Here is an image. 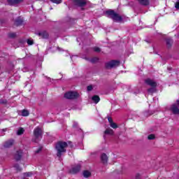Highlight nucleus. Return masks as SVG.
Returning a JSON list of instances; mask_svg holds the SVG:
<instances>
[{"mask_svg":"<svg viewBox=\"0 0 179 179\" xmlns=\"http://www.w3.org/2000/svg\"><path fill=\"white\" fill-rule=\"evenodd\" d=\"M105 14L106 15L107 17L112 19V20L116 23H124L125 22V17L115 13L114 10H108L106 11Z\"/></svg>","mask_w":179,"mask_h":179,"instance_id":"nucleus-1","label":"nucleus"},{"mask_svg":"<svg viewBox=\"0 0 179 179\" xmlns=\"http://www.w3.org/2000/svg\"><path fill=\"white\" fill-rule=\"evenodd\" d=\"M66 148H68V143L65 141H58L55 144V149L57 150V156L59 159L62 157L64 153H66Z\"/></svg>","mask_w":179,"mask_h":179,"instance_id":"nucleus-2","label":"nucleus"},{"mask_svg":"<svg viewBox=\"0 0 179 179\" xmlns=\"http://www.w3.org/2000/svg\"><path fill=\"white\" fill-rule=\"evenodd\" d=\"M43 134H44V131H43V129L40 128L39 127H36L34 129V142H38V141H41L43 139Z\"/></svg>","mask_w":179,"mask_h":179,"instance_id":"nucleus-3","label":"nucleus"},{"mask_svg":"<svg viewBox=\"0 0 179 179\" xmlns=\"http://www.w3.org/2000/svg\"><path fill=\"white\" fill-rule=\"evenodd\" d=\"M120 64L121 62L119 60H110V62L105 63V68L106 69H113L120 66Z\"/></svg>","mask_w":179,"mask_h":179,"instance_id":"nucleus-4","label":"nucleus"},{"mask_svg":"<svg viewBox=\"0 0 179 179\" xmlns=\"http://www.w3.org/2000/svg\"><path fill=\"white\" fill-rule=\"evenodd\" d=\"M64 97L68 100H75L76 99H78L79 93L73 91H69L64 94Z\"/></svg>","mask_w":179,"mask_h":179,"instance_id":"nucleus-5","label":"nucleus"},{"mask_svg":"<svg viewBox=\"0 0 179 179\" xmlns=\"http://www.w3.org/2000/svg\"><path fill=\"white\" fill-rule=\"evenodd\" d=\"M179 100H176V102L175 103H173L171 106L170 110L174 114V115H179Z\"/></svg>","mask_w":179,"mask_h":179,"instance_id":"nucleus-6","label":"nucleus"},{"mask_svg":"<svg viewBox=\"0 0 179 179\" xmlns=\"http://www.w3.org/2000/svg\"><path fill=\"white\" fill-rule=\"evenodd\" d=\"M73 3L76 6L83 8L87 5V0H73Z\"/></svg>","mask_w":179,"mask_h":179,"instance_id":"nucleus-7","label":"nucleus"},{"mask_svg":"<svg viewBox=\"0 0 179 179\" xmlns=\"http://www.w3.org/2000/svg\"><path fill=\"white\" fill-rule=\"evenodd\" d=\"M13 156L15 162H20L22 160V157H23V150H17L15 153L13 155Z\"/></svg>","mask_w":179,"mask_h":179,"instance_id":"nucleus-8","label":"nucleus"},{"mask_svg":"<svg viewBox=\"0 0 179 179\" xmlns=\"http://www.w3.org/2000/svg\"><path fill=\"white\" fill-rule=\"evenodd\" d=\"M13 145H15V140H13V138H11L4 142V143L3 144V147L5 149H9V148H12Z\"/></svg>","mask_w":179,"mask_h":179,"instance_id":"nucleus-9","label":"nucleus"},{"mask_svg":"<svg viewBox=\"0 0 179 179\" xmlns=\"http://www.w3.org/2000/svg\"><path fill=\"white\" fill-rule=\"evenodd\" d=\"M24 0H7V3L10 6H17L20 3H22Z\"/></svg>","mask_w":179,"mask_h":179,"instance_id":"nucleus-10","label":"nucleus"},{"mask_svg":"<svg viewBox=\"0 0 179 179\" xmlns=\"http://www.w3.org/2000/svg\"><path fill=\"white\" fill-rule=\"evenodd\" d=\"M145 83L148 85V86H150L151 87H157V83L156 81L150 79V78H147L145 80Z\"/></svg>","mask_w":179,"mask_h":179,"instance_id":"nucleus-11","label":"nucleus"},{"mask_svg":"<svg viewBox=\"0 0 179 179\" xmlns=\"http://www.w3.org/2000/svg\"><path fill=\"white\" fill-rule=\"evenodd\" d=\"M100 159H101V163H102V164H107V163H108V157L106 153H102L101 155Z\"/></svg>","mask_w":179,"mask_h":179,"instance_id":"nucleus-12","label":"nucleus"},{"mask_svg":"<svg viewBox=\"0 0 179 179\" xmlns=\"http://www.w3.org/2000/svg\"><path fill=\"white\" fill-rule=\"evenodd\" d=\"M24 23V20L22 17H18L17 19L15 20L14 24L18 27V26H22Z\"/></svg>","mask_w":179,"mask_h":179,"instance_id":"nucleus-13","label":"nucleus"},{"mask_svg":"<svg viewBox=\"0 0 179 179\" xmlns=\"http://www.w3.org/2000/svg\"><path fill=\"white\" fill-rule=\"evenodd\" d=\"M80 169H82V166H80V164H78L71 169V173H72V174H77V173H79V171H80Z\"/></svg>","mask_w":179,"mask_h":179,"instance_id":"nucleus-14","label":"nucleus"},{"mask_svg":"<svg viewBox=\"0 0 179 179\" xmlns=\"http://www.w3.org/2000/svg\"><path fill=\"white\" fill-rule=\"evenodd\" d=\"M39 37H41L42 38H48V33L45 31L39 32L37 34Z\"/></svg>","mask_w":179,"mask_h":179,"instance_id":"nucleus-15","label":"nucleus"},{"mask_svg":"<svg viewBox=\"0 0 179 179\" xmlns=\"http://www.w3.org/2000/svg\"><path fill=\"white\" fill-rule=\"evenodd\" d=\"M140 5L143 6H148L150 3L149 0H137Z\"/></svg>","mask_w":179,"mask_h":179,"instance_id":"nucleus-16","label":"nucleus"},{"mask_svg":"<svg viewBox=\"0 0 179 179\" xmlns=\"http://www.w3.org/2000/svg\"><path fill=\"white\" fill-rule=\"evenodd\" d=\"M166 47L167 48H171V45H173V39L166 38Z\"/></svg>","mask_w":179,"mask_h":179,"instance_id":"nucleus-17","label":"nucleus"},{"mask_svg":"<svg viewBox=\"0 0 179 179\" xmlns=\"http://www.w3.org/2000/svg\"><path fill=\"white\" fill-rule=\"evenodd\" d=\"M92 101H94V103L95 104H97V103H99V101H100V96H99L98 95H94L92 97Z\"/></svg>","mask_w":179,"mask_h":179,"instance_id":"nucleus-18","label":"nucleus"},{"mask_svg":"<svg viewBox=\"0 0 179 179\" xmlns=\"http://www.w3.org/2000/svg\"><path fill=\"white\" fill-rule=\"evenodd\" d=\"M83 176L85 178H89V177H92V173L89 171H84L83 172Z\"/></svg>","mask_w":179,"mask_h":179,"instance_id":"nucleus-19","label":"nucleus"},{"mask_svg":"<svg viewBox=\"0 0 179 179\" xmlns=\"http://www.w3.org/2000/svg\"><path fill=\"white\" fill-rule=\"evenodd\" d=\"M104 134L105 135H114V131L112 129H106Z\"/></svg>","mask_w":179,"mask_h":179,"instance_id":"nucleus-20","label":"nucleus"},{"mask_svg":"<svg viewBox=\"0 0 179 179\" xmlns=\"http://www.w3.org/2000/svg\"><path fill=\"white\" fill-rule=\"evenodd\" d=\"M157 87H151L150 88H149L148 90V93H156V92L157 91V90L156 89Z\"/></svg>","mask_w":179,"mask_h":179,"instance_id":"nucleus-21","label":"nucleus"},{"mask_svg":"<svg viewBox=\"0 0 179 179\" xmlns=\"http://www.w3.org/2000/svg\"><path fill=\"white\" fill-rule=\"evenodd\" d=\"M30 114V113L29 112V110L24 109L22 111V117H27L29 116V115Z\"/></svg>","mask_w":179,"mask_h":179,"instance_id":"nucleus-22","label":"nucleus"},{"mask_svg":"<svg viewBox=\"0 0 179 179\" xmlns=\"http://www.w3.org/2000/svg\"><path fill=\"white\" fill-rule=\"evenodd\" d=\"M23 134H24V129H23V127H20L17 131V135L20 136V135H23Z\"/></svg>","mask_w":179,"mask_h":179,"instance_id":"nucleus-23","label":"nucleus"},{"mask_svg":"<svg viewBox=\"0 0 179 179\" xmlns=\"http://www.w3.org/2000/svg\"><path fill=\"white\" fill-rule=\"evenodd\" d=\"M90 62H91L92 64H96V62H99V58L98 57H94V58L90 59Z\"/></svg>","mask_w":179,"mask_h":179,"instance_id":"nucleus-24","label":"nucleus"},{"mask_svg":"<svg viewBox=\"0 0 179 179\" xmlns=\"http://www.w3.org/2000/svg\"><path fill=\"white\" fill-rule=\"evenodd\" d=\"M110 125L111 128H113V129H117V128H118V125H117V123H114V122L110 123Z\"/></svg>","mask_w":179,"mask_h":179,"instance_id":"nucleus-25","label":"nucleus"},{"mask_svg":"<svg viewBox=\"0 0 179 179\" xmlns=\"http://www.w3.org/2000/svg\"><path fill=\"white\" fill-rule=\"evenodd\" d=\"M155 138H156V136H155V134H150L148 136V139L149 141H153V139H155Z\"/></svg>","mask_w":179,"mask_h":179,"instance_id":"nucleus-26","label":"nucleus"},{"mask_svg":"<svg viewBox=\"0 0 179 179\" xmlns=\"http://www.w3.org/2000/svg\"><path fill=\"white\" fill-rule=\"evenodd\" d=\"M15 169H16L17 171H22V168L19 166V164H15L14 165Z\"/></svg>","mask_w":179,"mask_h":179,"instance_id":"nucleus-27","label":"nucleus"},{"mask_svg":"<svg viewBox=\"0 0 179 179\" xmlns=\"http://www.w3.org/2000/svg\"><path fill=\"white\" fill-rule=\"evenodd\" d=\"M9 38H16V33H10L8 34Z\"/></svg>","mask_w":179,"mask_h":179,"instance_id":"nucleus-28","label":"nucleus"},{"mask_svg":"<svg viewBox=\"0 0 179 179\" xmlns=\"http://www.w3.org/2000/svg\"><path fill=\"white\" fill-rule=\"evenodd\" d=\"M27 43L28 45H33L34 44V41H33L31 39H27Z\"/></svg>","mask_w":179,"mask_h":179,"instance_id":"nucleus-29","label":"nucleus"},{"mask_svg":"<svg viewBox=\"0 0 179 179\" xmlns=\"http://www.w3.org/2000/svg\"><path fill=\"white\" fill-rule=\"evenodd\" d=\"M50 1L58 5L62 2V0H50Z\"/></svg>","mask_w":179,"mask_h":179,"instance_id":"nucleus-30","label":"nucleus"},{"mask_svg":"<svg viewBox=\"0 0 179 179\" xmlns=\"http://www.w3.org/2000/svg\"><path fill=\"white\" fill-rule=\"evenodd\" d=\"M41 150H43V146L41 145V146L35 151L36 155L40 153V152H41Z\"/></svg>","mask_w":179,"mask_h":179,"instance_id":"nucleus-31","label":"nucleus"},{"mask_svg":"<svg viewBox=\"0 0 179 179\" xmlns=\"http://www.w3.org/2000/svg\"><path fill=\"white\" fill-rule=\"evenodd\" d=\"M24 177H31V176H33V173L31 172H27L24 173Z\"/></svg>","mask_w":179,"mask_h":179,"instance_id":"nucleus-32","label":"nucleus"},{"mask_svg":"<svg viewBox=\"0 0 179 179\" xmlns=\"http://www.w3.org/2000/svg\"><path fill=\"white\" fill-rule=\"evenodd\" d=\"M0 104H8V100L6 99H0Z\"/></svg>","mask_w":179,"mask_h":179,"instance_id":"nucleus-33","label":"nucleus"},{"mask_svg":"<svg viewBox=\"0 0 179 179\" xmlns=\"http://www.w3.org/2000/svg\"><path fill=\"white\" fill-rule=\"evenodd\" d=\"M73 19L71 18V17H66V22H69L70 23H72L73 22Z\"/></svg>","mask_w":179,"mask_h":179,"instance_id":"nucleus-34","label":"nucleus"},{"mask_svg":"<svg viewBox=\"0 0 179 179\" xmlns=\"http://www.w3.org/2000/svg\"><path fill=\"white\" fill-rule=\"evenodd\" d=\"M94 51H95V52H100V51H101V50L99 47H95V48H94Z\"/></svg>","mask_w":179,"mask_h":179,"instance_id":"nucleus-35","label":"nucleus"},{"mask_svg":"<svg viewBox=\"0 0 179 179\" xmlns=\"http://www.w3.org/2000/svg\"><path fill=\"white\" fill-rule=\"evenodd\" d=\"M87 92H92V90H93V86H92V85L87 86Z\"/></svg>","mask_w":179,"mask_h":179,"instance_id":"nucleus-36","label":"nucleus"},{"mask_svg":"<svg viewBox=\"0 0 179 179\" xmlns=\"http://www.w3.org/2000/svg\"><path fill=\"white\" fill-rule=\"evenodd\" d=\"M175 8H176V9H179V1H176V3H175Z\"/></svg>","mask_w":179,"mask_h":179,"instance_id":"nucleus-37","label":"nucleus"},{"mask_svg":"<svg viewBox=\"0 0 179 179\" xmlns=\"http://www.w3.org/2000/svg\"><path fill=\"white\" fill-rule=\"evenodd\" d=\"M108 121L110 123V124H112L113 122H114L113 121V118H111V117H108Z\"/></svg>","mask_w":179,"mask_h":179,"instance_id":"nucleus-38","label":"nucleus"},{"mask_svg":"<svg viewBox=\"0 0 179 179\" xmlns=\"http://www.w3.org/2000/svg\"><path fill=\"white\" fill-rule=\"evenodd\" d=\"M67 145H69L70 148H73V144H72V141H68Z\"/></svg>","mask_w":179,"mask_h":179,"instance_id":"nucleus-39","label":"nucleus"},{"mask_svg":"<svg viewBox=\"0 0 179 179\" xmlns=\"http://www.w3.org/2000/svg\"><path fill=\"white\" fill-rule=\"evenodd\" d=\"M73 128H77V129H78V122H74V123L73 124Z\"/></svg>","mask_w":179,"mask_h":179,"instance_id":"nucleus-40","label":"nucleus"},{"mask_svg":"<svg viewBox=\"0 0 179 179\" xmlns=\"http://www.w3.org/2000/svg\"><path fill=\"white\" fill-rule=\"evenodd\" d=\"M22 71H23V72H27V71H29V68H27V67H24V68L22 69Z\"/></svg>","mask_w":179,"mask_h":179,"instance_id":"nucleus-41","label":"nucleus"},{"mask_svg":"<svg viewBox=\"0 0 179 179\" xmlns=\"http://www.w3.org/2000/svg\"><path fill=\"white\" fill-rule=\"evenodd\" d=\"M136 179H141V177L139 176V174H137V175H136Z\"/></svg>","mask_w":179,"mask_h":179,"instance_id":"nucleus-42","label":"nucleus"},{"mask_svg":"<svg viewBox=\"0 0 179 179\" xmlns=\"http://www.w3.org/2000/svg\"><path fill=\"white\" fill-rule=\"evenodd\" d=\"M172 68L171 67H168V71H171Z\"/></svg>","mask_w":179,"mask_h":179,"instance_id":"nucleus-43","label":"nucleus"},{"mask_svg":"<svg viewBox=\"0 0 179 179\" xmlns=\"http://www.w3.org/2000/svg\"><path fill=\"white\" fill-rule=\"evenodd\" d=\"M57 50H59V51H61V48L58 47Z\"/></svg>","mask_w":179,"mask_h":179,"instance_id":"nucleus-44","label":"nucleus"},{"mask_svg":"<svg viewBox=\"0 0 179 179\" xmlns=\"http://www.w3.org/2000/svg\"><path fill=\"white\" fill-rule=\"evenodd\" d=\"M6 129H3V132H6Z\"/></svg>","mask_w":179,"mask_h":179,"instance_id":"nucleus-45","label":"nucleus"},{"mask_svg":"<svg viewBox=\"0 0 179 179\" xmlns=\"http://www.w3.org/2000/svg\"><path fill=\"white\" fill-rule=\"evenodd\" d=\"M78 131H82V129H78Z\"/></svg>","mask_w":179,"mask_h":179,"instance_id":"nucleus-46","label":"nucleus"},{"mask_svg":"<svg viewBox=\"0 0 179 179\" xmlns=\"http://www.w3.org/2000/svg\"><path fill=\"white\" fill-rule=\"evenodd\" d=\"M22 179H29V178H23Z\"/></svg>","mask_w":179,"mask_h":179,"instance_id":"nucleus-47","label":"nucleus"},{"mask_svg":"<svg viewBox=\"0 0 179 179\" xmlns=\"http://www.w3.org/2000/svg\"><path fill=\"white\" fill-rule=\"evenodd\" d=\"M85 59L89 60V59H87V58H85Z\"/></svg>","mask_w":179,"mask_h":179,"instance_id":"nucleus-48","label":"nucleus"},{"mask_svg":"<svg viewBox=\"0 0 179 179\" xmlns=\"http://www.w3.org/2000/svg\"><path fill=\"white\" fill-rule=\"evenodd\" d=\"M178 2H179V0H178Z\"/></svg>","mask_w":179,"mask_h":179,"instance_id":"nucleus-49","label":"nucleus"}]
</instances>
